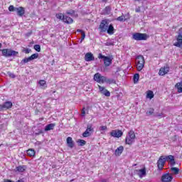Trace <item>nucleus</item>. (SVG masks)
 Instances as JSON below:
<instances>
[{"instance_id":"obj_8","label":"nucleus","mask_w":182,"mask_h":182,"mask_svg":"<svg viewBox=\"0 0 182 182\" xmlns=\"http://www.w3.org/2000/svg\"><path fill=\"white\" fill-rule=\"evenodd\" d=\"M14 104L11 101H6L3 105H0V112H4V110H9L12 109Z\"/></svg>"},{"instance_id":"obj_19","label":"nucleus","mask_w":182,"mask_h":182,"mask_svg":"<svg viewBox=\"0 0 182 182\" xmlns=\"http://www.w3.org/2000/svg\"><path fill=\"white\" fill-rule=\"evenodd\" d=\"M123 150H124V147L123 146H119L114 152V156H122V153H123Z\"/></svg>"},{"instance_id":"obj_40","label":"nucleus","mask_w":182,"mask_h":182,"mask_svg":"<svg viewBox=\"0 0 182 182\" xmlns=\"http://www.w3.org/2000/svg\"><path fill=\"white\" fill-rule=\"evenodd\" d=\"M117 21H119V22H124L126 18H124V16H120L117 17Z\"/></svg>"},{"instance_id":"obj_28","label":"nucleus","mask_w":182,"mask_h":182,"mask_svg":"<svg viewBox=\"0 0 182 182\" xmlns=\"http://www.w3.org/2000/svg\"><path fill=\"white\" fill-rule=\"evenodd\" d=\"M104 15H110V12H112V7L110 6H107L104 10Z\"/></svg>"},{"instance_id":"obj_11","label":"nucleus","mask_w":182,"mask_h":182,"mask_svg":"<svg viewBox=\"0 0 182 182\" xmlns=\"http://www.w3.org/2000/svg\"><path fill=\"white\" fill-rule=\"evenodd\" d=\"M161 182H171L173 181V174L170 173H164L161 177Z\"/></svg>"},{"instance_id":"obj_37","label":"nucleus","mask_w":182,"mask_h":182,"mask_svg":"<svg viewBox=\"0 0 182 182\" xmlns=\"http://www.w3.org/2000/svg\"><path fill=\"white\" fill-rule=\"evenodd\" d=\"M139 79H140L139 73L135 74L134 75V83H137V82H139Z\"/></svg>"},{"instance_id":"obj_54","label":"nucleus","mask_w":182,"mask_h":182,"mask_svg":"<svg viewBox=\"0 0 182 182\" xmlns=\"http://www.w3.org/2000/svg\"><path fill=\"white\" fill-rule=\"evenodd\" d=\"M103 2H107V0H102Z\"/></svg>"},{"instance_id":"obj_33","label":"nucleus","mask_w":182,"mask_h":182,"mask_svg":"<svg viewBox=\"0 0 182 182\" xmlns=\"http://www.w3.org/2000/svg\"><path fill=\"white\" fill-rule=\"evenodd\" d=\"M77 143L78 144V146H80V147L85 146L86 144V141L83 140V139H78L77 141Z\"/></svg>"},{"instance_id":"obj_24","label":"nucleus","mask_w":182,"mask_h":182,"mask_svg":"<svg viewBox=\"0 0 182 182\" xmlns=\"http://www.w3.org/2000/svg\"><path fill=\"white\" fill-rule=\"evenodd\" d=\"M38 85L41 86V89H47L48 88V84H46V81L45 80H41L38 82Z\"/></svg>"},{"instance_id":"obj_55","label":"nucleus","mask_w":182,"mask_h":182,"mask_svg":"<svg viewBox=\"0 0 182 182\" xmlns=\"http://www.w3.org/2000/svg\"><path fill=\"white\" fill-rule=\"evenodd\" d=\"M180 68H181V69H182V65H181V66H180Z\"/></svg>"},{"instance_id":"obj_9","label":"nucleus","mask_w":182,"mask_h":182,"mask_svg":"<svg viewBox=\"0 0 182 182\" xmlns=\"http://www.w3.org/2000/svg\"><path fill=\"white\" fill-rule=\"evenodd\" d=\"M156 164H157L158 170H159V171H161V170L164 168V165L166 164V159H164V156H161L159 157Z\"/></svg>"},{"instance_id":"obj_46","label":"nucleus","mask_w":182,"mask_h":182,"mask_svg":"<svg viewBox=\"0 0 182 182\" xmlns=\"http://www.w3.org/2000/svg\"><path fill=\"white\" fill-rule=\"evenodd\" d=\"M8 75H9V77H11L12 79H15V77H16L15 74L11 73V72H9Z\"/></svg>"},{"instance_id":"obj_22","label":"nucleus","mask_w":182,"mask_h":182,"mask_svg":"<svg viewBox=\"0 0 182 182\" xmlns=\"http://www.w3.org/2000/svg\"><path fill=\"white\" fill-rule=\"evenodd\" d=\"M26 171V166L22 165L18 166L16 167V171H18V173H23V171Z\"/></svg>"},{"instance_id":"obj_43","label":"nucleus","mask_w":182,"mask_h":182,"mask_svg":"<svg viewBox=\"0 0 182 182\" xmlns=\"http://www.w3.org/2000/svg\"><path fill=\"white\" fill-rule=\"evenodd\" d=\"M156 117H158L159 119H163V117H165L166 116H164V113L161 112L158 114L156 115Z\"/></svg>"},{"instance_id":"obj_41","label":"nucleus","mask_w":182,"mask_h":182,"mask_svg":"<svg viewBox=\"0 0 182 182\" xmlns=\"http://www.w3.org/2000/svg\"><path fill=\"white\" fill-rule=\"evenodd\" d=\"M66 15H70V16H73V15H75V10L67 11Z\"/></svg>"},{"instance_id":"obj_3","label":"nucleus","mask_w":182,"mask_h":182,"mask_svg":"<svg viewBox=\"0 0 182 182\" xmlns=\"http://www.w3.org/2000/svg\"><path fill=\"white\" fill-rule=\"evenodd\" d=\"M135 140L136 134L134 133V131L132 129L128 132V136H127L125 138V144H128L129 146H132V144L134 143Z\"/></svg>"},{"instance_id":"obj_2","label":"nucleus","mask_w":182,"mask_h":182,"mask_svg":"<svg viewBox=\"0 0 182 182\" xmlns=\"http://www.w3.org/2000/svg\"><path fill=\"white\" fill-rule=\"evenodd\" d=\"M135 63L136 66V70H138V72H141V70H143L144 68L146 60H144V57L143 55H138L136 58Z\"/></svg>"},{"instance_id":"obj_26","label":"nucleus","mask_w":182,"mask_h":182,"mask_svg":"<svg viewBox=\"0 0 182 182\" xmlns=\"http://www.w3.org/2000/svg\"><path fill=\"white\" fill-rule=\"evenodd\" d=\"M63 22L69 25L70 23H73V19L68 16H65Z\"/></svg>"},{"instance_id":"obj_52","label":"nucleus","mask_w":182,"mask_h":182,"mask_svg":"<svg viewBox=\"0 0 182 182\" xmlns=\"http://www.w3.org/2000/svg\"><path fill=\"white\" fill-rule=\"evenodd\" d=\"M16 182H24V181H23V180L20 179V180H18Z\"/></svg>"},{"instance_id":"obj_45","label":"nucleus","mask_w":182,"mask_h":182,"mask_svg":"<svg viewBox=\"0 0 182 182\" xmlns=\"http://www.w3.org/2000/svg\"><path fill=\"white\" fill-rule=\"evenodd\" d=\"M22 62H23V63H28V62H31V60H30L29 57H28V58H23V59L22 60Z\"/></svg>"},{"instance_id":"obj_35","label":"nucleus","mask_w":182,"mask_h":182,"mask_svg":"<svg viewBox=\"0 0 182 182\" xmlns=\"http://www.w3.org/2000/svg\"><path fill=\"white\" fill-rule=\"evenodd\" d=\"M154 114V108H149L146 112V116H151Z\"/></svg>"},{"instance_id":"obj_49","label":"nucleus","mask_w":182,"mask_h":182,"mask_svg":"<svg viewBox=\"0 0 182 182\" xmlns=\"http://www.w3.org/2000/svg\"><path fill=\"white\" fill-rule=\"evenodd\" d=\"M25 53H30L31 50L29 48H26V50H24Z\"/></svg>"},{"instance_id":"obj_4","label":"nucleus","mask_w":182,"mask_h":182,"mask_svg":"<svg viewBox=\"0 0 182 182\" xmlns=\"http://www.w3.org/2000/svg\"><path fill=\"white\" fill-rule=\"evenodd\" d=\"M98 59H103L104 65L106 68H109L113 62V58L103 55L102 53L98 54Z\"/></svg>"},{"instance_id":"obj_53","label":"nucleus","mask_w":182,"mask_h":182,"mask_svg":"<svg viewBox=\"0 0 182 182\" xmlns=\"http://www.w3.org/2000/svg\"><path fill=\"white\" fill-rule=\"evenodd\" d=\"M2 48V43H0V49Z\"/></svg>"},{"instance_id":"obj_27","label":"nucleus","mask_w":182,"mask_h":182,"mask_svg":"<svg viewBox=\"0 0 182 182\" xmlns=\"http://www.w3.org/2000/svg\"><path fill=\"white\" fill-rule=\"evenodd\" d=\"M175 88L177 89L178 93H182V81L177 82L175 85Z\"/></svg>"},{"instance_id":"obj_51","label":"nucleus","mask_w":182,"mask_h":182,"mask_svg":"<svg viewBox=\"0 0 182 182\" xmlns=\"http://www.w3.org/2000/svg\"><path fill=\"white\" fill-rule=\"evenodd\" d=\"M77 32H80V33H83V32H85V31H83V30L77 29Z\"/></svg>"},{"instance_id":"obj_36","label":"nucleus","mask_w":182,"mask_h":182,"mask_svg":"<svg viewBox=\"0 0 182 182\" xmlns=\"http://www.w3.org/2000/svg\"><path fill=\"white\" fill-rule=\"evenodd\" d=\"M56 18L58 19H60V21H63V22L65 19V15H63L62 13H60L58 14H56Z\"/></svg>"},{"instance_id":"obj_20","label":"nucleus","mask_w":182,"mask_h":182,"mask_svg":"<svg viewBox=\"0 0 182 182\" xmlns=\"http://www.w3.org/2000/svg\"><path fill=\"white\" fill-rule=\"evenodd\" d=\"M106 32L108 35H113L114 33V27L113 26V24H109L108 26Z\"/></svg>"},{"instance_id":"obj_7","label":"nucleus","mask_w":182,"mask_h":182,"mask_svg":"<svg viewBox=\"0 0 182 182\" xmlns=\"http://www.w3.org/2000/svg\"><path fill=\"white\" fill-rule=\"evenodd\" d=\"M149 36L146 33H134L132 35V39L134 41H147Z\"/></svg>"},{"instance_id":"obj_21","label":"nucleus","mask_w":182,"mask_h":182,"mask_svg":"<svg viewBox=\"0 0 182 182\" xmlns=\"http://www.w3.org/2000/svg\"><path fill=\"white\" fill-rule=\"evenodd\" d=\"M27 155L28 156V157H36V152L35 151V149H29L28 150H27Z\"/></svg>"},{"instance_id":"obj_17","label":"nucleus","mask_w":182,"mask_h":182,"mask_svg":"<svg viewBox=\"0 0 182 182\" xmlns=\"http://www.w3.org/2000/svg\"><path fill=\"white\" fill-rule=\"evenodd\" d=\"M16 12L17 13L18 16H22L25 15V8L20 6L16 8Z\"/></svg>"},{"instance_id":"obj_25","label":"nucleus","mask_w":182,"mask_h":182,"mask_svg":"<svg viewBox=\"0 0 182 182\" xmlns=\"http://www.w3.org/2000/svg\"><path fill=\"white\" fill-rule=\"evenodd\" d=\"M55 126H56V124H49L46 126L45 127V132H49V130H53L55 129Z\"/></svg>"},{"instance_id":"obj_12","label":"nucleus","mask_w":182,"mask_h":182,"mask_svg":"<svg viewBox=\"0 0 182 182\" xmlns=\"http://www.w3.org/2000/svg\"><path fill=\"white\" fill-rule=\"evenodd\" d=\"M110 136H112V137L120 139V137L123 136V132H122V130L119 129H114L110 132Z\"/></svg>"},{"instance_id":"obj_29","label":"nucleus","mask_w":182,"mask_h":182,"mask_svg":"<svg viewBox=\"0 0 182 182\" xmlns=\"http://www.w3.org/2000/svg\"><path fill=\"white\" fill-rule=\"evenodd\" d=\"M105 83H108V85H116V80L112 78H107L105 77Z\"/></svg>"},{"instance_id":"obj_48","label":"nucleus","mask_w":182,"mask_h":182,"mask_svg":"<svg viewBox=\"0 0 182 182\" xmlns=\"http://www.w3.org/2000/svg\"><path fill=\"white\" fill-rule=\"evenodd\" d=\"M81 113H82V116H85V114H86V111L85 107L82 108Z\"/></svg>"},{"instance_id":"obj_44","label":"nucleus","mask_w":182,"mask_h":182,"mask_svg":"<svg viewBox=\"0 0 182 182\" xmlns=\"http://www.w3.org/2000/svg\"><path fill=\"white\" fill-rule=\"evenodd\" d=\"M82 36H81V41L80 43H82V42H83V41H85V38H86V33L85 32H82L81 33Z\"/></svg>"},{"instance_id":"obj_50","label":"nucleus","mask_w":182,"mask_h":182,"mask_svg":"<svg viewBox=\"0 0 182 182\" xmlns=\"http://www.w3.org/2000/svg\"><path fill=\"white\" fill-rule=\"evenodd\" d=\"M140 11H141L140 7H138V8H136V9H135V12H136V13H139V12H140Z\"/></svg>"},{"instance_id":"obj_14","label":"nucleus","mask_w":182,"mask_h":182,"mask_svg":"<svg viewBox=\"0 0 182 182\" xmlns=\"http://www.w3.org/2000/svg\"><path fill=\"white\" fill-rule=\"evenodd\" d=\"M168 72H170V67H168V65H166L160 68L159 75V76H164L165 75H167Z\"/></svg>"},{"instance_id":"obj_38","label":"nucleus","mask_w":182,"mask_h":182,"mask_svg":"<svg viewBox=\"0 0 182 182\" xmlns=\"http://www.w3.org/2000/svg\"><path fill=\"white\" fill-rule=\"evenodd\" d=\"M90 136H92L90 132L87 131V129L82 133V137H90Z\"/></svg>"},{"instance_id":"obj_31","label":"nucleus","mask_w":182,"mask_h":182,"mask_svg":"<svg viewBox=\"0 0 182 182\" xmlns=\"http://www.w3.org/2000/svg\"><path fill=\"white\" fill-rule=\"evenodd\" d=\"M154 97V93L151 90H148L146 92V99H153Z\"/></svg>"},{"instance_id":"obj_42","label":"nucleus","mask_w":182,"mask_h":182,"mask_svg":"<svg viewBox=\"0 0 182 182\" xmlns=\"http://www.w3.org/2000/svg\"><path fill=\"white\" fill-rule=\"evenodd\" d=\"M34 49L35 50H36L37 52H41V46L40 45H38V44H36L34 46Z\"/></svg>"},{"instance_id":"obj_47","label":"nucleus","mask_w":182,"mask_h":182,"mask_svg":"<svg viewBox=\"0 0 182 182\" xmlns=\"http://www.w3.org/2000/svg\"><path fill=\"white\" fill-rule=\"evenodd\" d=\"M100 130L101 132H103L105 130H107V126H102V127H100Z\"/></svg>"},{"instance_id":"obj_34","label":"nucleus","mask_w":182,"mask_h":182,"mask_svg":"<svg viewBox=\"0 0 182 182\" xmlns=\"http://www.w3.org/2000/svg\"><path fill=\"white\" fill-rule=\"evenodd\" d=\"M28 58H30V60H33L38 59L39 58V54L38 53H34V54H32Z\"/></svg>"},{"instance_id":"obj_30","label":"nucleus","mask_w":182,"mask_h":182,"mask_svg":"<svg viewBox=\"0 0 182 182\" xmlns=\"http://www.w3.org/2000/svg\"><path fill=\"white\" fill-rule=\"evenodd\" d=\"M171 171L174 174L175 176H177L180 173V168L177 167H171Z\"/></svg>"},{"instance_id":"obj_23","label":"nucleus","mask_w":182,"mask_h":182,"mask_svg":"<svg viewBox=\"0 0 182 182\" xmlns=\"http://www.w3.org/2000/svg\"><path fill=\"white\" fill-rule=\"evenodd\" d=\"M138 172V176L140 177V178H143V177H145V176L146 175V168L139 169Z\"/></svg>"},{"instance_id":"obj_39","label":"nucleus","mask_w":182,"mask_h":182,"mask_svg":"<svg viewBox=\"0 0 182 182\" xmlns=\"http://www.w3.org/2000/svg\"><path fill=\"white\" fill-rule=\"evenodd\" d=\"M9 12H16V7L14 6V5H11L9 6Z\"/></svg>"},{"instance_id":"obj_10","label":"nucleus","mask_w":182,"mask_h":182,"mask_svg":"<svg viewBox=\"0 0 182 182\" xmlns=\"http://www.w3.org/2000/svg\"><path fill=\"white\" fill-rule=\"evenodd\" d=\"M94 80L97 82V83H105V81L106 80V77L102 75L99 73H97L94 75Z\"/></svg>"},{"instance_id":"obj_32","label":"nucleus","mask_w":182,"mask_h":182,"mask_svg":"<svg viewBox=\"0 0 182 182\" xmlns=\"http://www.w3.org/2000/svg\"><path fill=\"white\" fill-rule=\"evenodd\" d=\"M87 130L88 133H90V134H92L93 133V132H95V129L93 128V125H92V124H87Z\"/></svg>"},{"instance_id":"obj_1","label":"nucleus","mask_w":182,"mask_h":182,"mask_svg":"<svg viewBox=\"0 0 182 182\" xmlns=\"http://www.w3.org/2000/svg\"><path fill=\"white\" fill-rule=\"evenodd\" d=\"M0 50L2 56H4V58H12V56L15 57L19 55V52L14 50L11 48H4Z\"/></svg>"},{"instance_id":"obj_18","label":"nucleus","mask_w":182,"mask_h":182,"mask_svg":"<svg viewBox=\"0 0 182 182\" xmlns=\"http://www.w3.org/2000/svg\"><path fill=\"white\" fill-rule=\"evenodd\" d=\"M67 145L70 149H73L75 147V142L73 141V139L72 137L68 136L67 138Z\"/></svg>"},{"instance_id":"obj_6","label":"nucleus","mask_w":182,"mask_h":182,"mask_svg":"<svg viewBox=\"0 0 182 182\" xmlns=\"http://www.w3.org/2000/svg\"><path fill=\"white\" fill-rule=\"evenodd\" d=\"M107 28H109V19L102 20L98 28L100 32H101V33L106 32Z\"/></svg>"},{"instance_id":"obj_56","label":"nucleus","mask_w":182,"mask_h":182,"mask_svg":"<svg viewBox=\"0 0 182 182\" xmlns=\"http://www.w3.org/2000/svg\"><path fill=\"white\" fill-rule=\"evenodd\" d=\"M109 45H113V43H110Z\"/></svg>"},{"instance_id":"obj_15","label":"nucleus","mask_w":182,"mask_h":182,"mask_svg":"<svg viewBox=\"0 0 182 182\" xmlns=\"http://www.w3.org/2000/svg\"><path fill=\"white\" fill-rule=\"evenodd\" d=\"M164 159L166 161H169L171 162V166L173 167L176 166V161L174 160V156L173 155H169V156H164Z\"/></svg>"},{"instance_id":"obj_5","label":"nucleus","mask_w":182,"mask_h":182,"mask_svg":"<svg viewBox=\"0 0 182 182\" xmlns=\"http://www.w3.org/2000/svg\"><path fill=\"white\" fill-rule=\"evenodd\" d=\"M176 42L173 43V46L182 49V28H179L178 35L176 36Z\"/></svg>"},{"instance_id":"obj_16","label":"nucleus","mask_w":182,"mask_h":182,"mask_svg":"<svg viewBox=\"0 0 182 182\" xmlns=\"http://www.w3.org/2000/svg\"><path fill=\"white\" fill-rule=\"evenodd\" d=\"M85 60H86V62H92V60H95V56H93V53H87L85 56Z\"/></svg>"},{"instance_id":"obj_13","label":"nucleus","mask_w":182,"mask_h":182,"mask_svg":"<svg viewBox=\"0 0 182 182\" xmlns=\"http://www.w3.org/2000/svg\"><path fill=\"white\" fill-rule=\"evenodd\" d=\"M99 92L101 95H104L106 97H110V92L106 89V87L98 85Z\"/></svg>"}]
</instances>
